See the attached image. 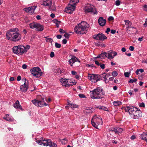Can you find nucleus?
Wrapping results in <instances>:
<instances>
[{"label":"nucleus","instance_id":"9b49d317","mask_svg":"<svg viewBox=\"0 0 147 147\" xmlns=\"http://www.w3.org/2000/svg\"><path fill=\"white\" fill-rule=\"evenodd\" d=\"M76 6L69 3L65 9V11L67 13H71L75 9Z\"/></svg>","mask_w":147,"mask_h":147},{"label":"nucleus","instance_id":"2eb2a0df","mask_svg":"<svg viewBox=\"0 0 147 147\" xmlns=\"http://www.w3.org/2000/svg\"><path fill=\"white\" fill-rule=\"evenodd\" d=\"M94 38L96 39L101 40H103L107 38V37L103 34L100 33L96 35Z\"/></svg>","mask_w":147,"mask_h":147},{"label":"nucleus","instance_id":"6e6552de","mask_svg":"<svg viewBox=\"0 0 147 147\" xmlns=\"http://www.w3.org/2000/svg\"><path fill=\"white\" fill-rule=\"evenodd\" d=\"M62 85L65 87H69L75 84L73 82H71L65 78H61L60 80Z\"/></svg>","mask_w":147,"mask_h":147},{"label":"nucleus","instance_id":"bf43d9fd","mask_svg":"<svg viewBox=\"0 0 147 147\" xmlns=\"http://www.w3.org/2000/svg\"><path fill=\"white\" fill-rule=\"evenodd\" d=\"M135 138H136V137H135V136H134V135H133L130 138L131 140H134V139H135Z\"/></svg>","mask_w":147,"mask_h":147},{"label":"nucleus","instance_id":"72a5a7b5","mask_svg":"<svg viewBox=\"0 0 147 147\" xmlns=\"http://www.w3.org/2000/svg\"><path fill=\"white\" fill-rule=\"evenodd\" d=\"M44 2L43 3H42V5L43 6H50L51 5V2H50V3H48V1H44Z\"/></svg>","mask_w":147,"mask_h":147},{"label":"nucleus","instance_id":"b1692460","mask_svg":"<svg viewBox=\"0 0 147 147\" xmlns=\"http://www.w3.org/2000/svg\"><path fill=\"white\" fill-rule=\"evenodd\" d=\"M19 45L17 46H14L13 48V51L14 53L19 55Z\"/></svg>","mask_w":147,"mask_h":147},{"label":"nucleus","instance_id":"c756f323","mask_svg":"<svg viewBox=\"0 0 147 147\" xmlns=\"http://www.w3.org/2000/svg\"><path fill=\"white\" fill-rule=\"evenodd\" d=\"M140 138L146 140L147 139V133H143L140 136Z\"/></svg>","mask_w":147,"mask_h":147},{"label":"nucleus","instance_id":"13d9d810","mask_svg":"<svg viewBox=\"0 0 147 147\" xmlns=\"http://www.w3.org/2000/svg\"><path fill=\"white\" fill-rule=\"evenodd\" d=\"M110 29L109 28H107V29L106 31H105L106 33L108 34V33L110 31Z\"/></svg>","mask_w":147,"mask_h":147},{"label":"nucleus","instance_id":"a19ab883","mask_svg":"<svg viewBox=\"0 0 147 147\" xmlns=\"http://www.w3.org/2000/svg\"><path fill=\"white\" fill-rule=\"evenodd\" d=\"M99 108L100 109H101L104 111H108V109L107 108L104 107H101Z\"/></svg>","mask_w":147,"mask_h":147},{"label":"nucleus","instance_id":"4d7b16f0","mask_svg":"<svg viewBox=\"0 0 147 147\" xmlns=\"http://www.w3.org/2000/svg\"><path fill=\"white\" fill-rule=\"evenodd\" d=\"M100 67L102 69H104L105 68V65L104 64H101L100 65Z\"/></svg>","mask_w":147,"mask_h":147},{"label":"nucleus","instance_id":"cd10ccee","mask_svg":"<svg viewBox=\"0 0 147 147\" xmlns=\"http://www.w3.org/2000/svg\"><path fill=\"white\" fill-rule=\"evenodd\" d=\"M107 53L104 52L103 53H102L101 54L98 55L97 57H96V58H100L101 59H104L105 57H107Z\"/></svg>","mask_w":147,"mask_h":147},{"label":"nucleus","instance_id":"0eeeda50","mask_svg":"<svg viewBox=\"0 0 147 147\" xmlns=\"http://www.w3.org/2000/svg\"><path fill=\"white\" fill-rule=\"evenodd\" d=\"M32 74L36 78H39L42 75V73L38 67H34L30 70Z\"/></svg>","mask_w":147,"mask_h":147},{"label":"nucleus","instance_id":"473e14b6","mask_svg":"<svg viewBox=\"0 0 147 147\" xmlns=\"http://www.w3.org/2000/svg\"><path fill=\"white\" fill-rule=\"evenodd\" d=\"M79 2V0H71L70 1V3L73 5L76 6V4L77 3Z\"/></svg>","mask_w":147,"mask_h":147},{"label":"nucleus","instance_id":"e433bc0d","mask_svg":"<svg viewBox=\"0 0 147 147\" xmlns=\"http://www.w3.org/2000/svg\"><path fill=\"white\" fill-rule=\"evenodd\" d=\"M45 38H46V40L47 42L52 43L53 41V39L51 38H47L46 37H45Z\"/></svg>","mask_w":147,"mask_h":147},{"label":"nucleus","instance_id":"ddd939ff","mask_svg":"<svg viewBox=\"0 0 147 147\" xmlns=\"http://www.w3.org/2000/svg\"><path fill=\"white\" fill-rule=\"evenodd\" d=\"M37 7L33 6L29 7H26L24 9V10L26 12H30L31 14H32L34 13V11Z\"/></svg>","mask_w":147,"mask_h":147},{"label":"nucleus","instance_id":"680f3d73","mask_svg":"<svg viewBox=\"0 0 147 147\" xmlns=\"http://www.w3.org/2000/svg\"><path fill=\"white\" fill-rule=\"evenodd\" d=\"M111 75V73H106V76L107 78L108 77H109Z\"/></svg>","mask_w":147,"mask_h":147},{"label":"nucleus","instance_id":"c03bdc74","mask_svg":"<svg viewBox=\"0 0 147 147\" xmlns=\"http://www.w3.org/2000/svg\"><path fill=\"white\" fill-rule=\"evenodd\" d=\"M130 75L129 73L126 72L124 73V76L126 77H128Z\"/></svg>","mask_w":147,"mask_h":147},{"label":"nucleus","instance_id":"f257e3e1","mask_svg":"<svg viewBox=\"0 0 147 147\" xmlns=\"http://www.w3.org/2000/svg\"><path fill=\"white\" fill-rule=\"evenodd\" d=\"M18 29L17 28H13L9 30L6 34L7 39L13 42L20 41L22 36L21 34L18 32Z\"/></svg>","mask_w":147,"mask_h":147},{"label":"nucleus","instance_id":"9d476101","mask_svg":"<svg viewBox=\"0 0 147 147\" xmlns=\"http://www.w3.org/2000/svg\"><path fill=\"white\" fill-rule=\"evenodd\" d=\"M88 78L89 80H91L92 82L96 83L98 81L100 80V78L98 76L95 74H88Z\"/></svg>","mask_w":147,"mask_h":147},{"label":"nucleus","instance_id":"aec40b11","mask_svg":"<svg viewBox=\"0 0 147 147\" xmlns=\"http://www.w3.org/2000/svg\"><path fill=\"white\" fill-rule=\"evenodd\" d=\"M100 78V79L104 81L106 83H108L109 82V80L107 79L106 76V73H103L100 75L98 76Z\"/></svg>","mask_w":147,"mask_h":147},{"label":"nucleus","instance_id":"f704fd0d","mask_svg":"<svg viewBox=\"0 0 147 147\" xmlns=\"http://www.w3.org/2000/svg\"><path fill=\"white\" fill-rule=\"evenodd\" d=\"M113 104L114 106H117L121 105V102L119 101H114L113 102Z\"/></svg>","mask_w":147,"mask_h":147},{"label":"nucleus","instance_id":"3c124183","mask_svg":"<svg viewBox=\"0 0 147 147\" xmlns=\"http://www.w3.org/2000/svg\"><path fill=\"white\" fill-rule=\"evenodd\" d=\"M64 36L65 38H68L69 35L67 33H65V34H64Z\"/></svg>","mask_w":147,"mask_h":147},{"label":"nucleus","instance_id":"f8f14e48","mask_svg":"<svg viewBox=\"0 0 147 147\" xmlns=\"http://www.w3.org/2000/svg\"><path fill=\"white\" fill-rule=\"evenodd\" d=\"M137 108L133 106H127L125 107V111L128 112L129 114L133 115L135 111L136 110Z\"/></svg>","mask_w":147,"mask_h":147},{"label":"nucleus","instance_id":"f03ea898","mask_svg":"<svg viewBox=\"0 0 147 147\" xmlns=\"http://www.w3.org/2000/svg\"><path fill=\"white\" fill-rule=\"evenodd\" d=\"M89 26V24L87 22L84 21H82L77 24L74 29V31L77 34H84L87 32Z\"/></svg>","mask_w":147,"mask_h":147},{"label":"nucleus","instance_id":"ea45409f","mask_svg":"<svg viewBox=\"0 0 147 147\" xmlns=\"http://www.w3.org/2000/svg\"><path fill=\"white\" fill-rule=\"evenodd\" d=\"M55 46L56 48H59L61 47V45L57 42H55Z\"/></svg>","mask_w":147,"mask_h":147},{"label":"nucleus","instance_id":"4c0bfd02","mask_svg":"<svg viewBox=\"0 0 147 147\" xmlns=\"http://www.w3.org/2000/svg\"><path fill=\"white\" fill-rule=\"evenodd\" d=\"M137 81V79H130L129 80V81L128 82L130 83H132L133 82H136Z\"/></svg>","mask_w":147,"mask_h":147},{"label":"nucleus","instance_id":"864d4df0","mask_svg":"<svg viewBox=\"0 0 147 147\" xmlns=\"http://www.w3.org/2000/svg\"><path fill=\"white\" fill-rule=\"evenodd\" d=\"M62 43L64 44H65L67 42V40L65 39H64L62 41Z\"/></svg>","mask_w":147,"mask_h":147},{"label":"nucleus","instance_id":"4468645a","mask_svg":"<svg viewBox=\"0 0 147 147\" xmlns=\"http://www.w3.org/2000/svg\"><path fill=\"white\" fill-rule=\"evenodd\" d=\"M107 57L109 59H111L113 58L117 55L116 52L113 51H110L107 53Z\"/></svg>","mask_w":147,"mask_h":147},{"label":"nucleus","instance_id":"5fc2aeb1","mask_svg":"<svg viewBox=\"0 0 147 147\" xmlns=\"http://www.w3.org/2000/svg\"><path fill=\"white\" fill-rule=\"evenodd\" d=\"M134 47L132 46H130L129 48V49L131 51H133L134 49Z\"/></svg>","mask_w":147,"mask_h":147},{"label":"nucleus","instance_id":"4be33fe9","mask_svg":"<svg viewBox=\"0 0 147 147\" xmlns=\"http://www.w3.org/2000/svg\"><path fill=\"white\" fill-rule=\"evenodd\" d=\"M92 108L86 107L83 110V112L86 115L89 114L92 112Z\"/></svg>","mask_w":147,"mask_h":147},{"label":"nucleus","instance_id":"09e8293b","mask_svg":"<svg viewBox=\"0 0 147 147\" xmlns=\"http://www.w3.org/2000/svg\"><path fill=\"white\" fill-rule=\"evenodd\" d=\"M143 9L144 10L147 11V5H144L143 6Z\"/></svg>","mask_w":147,"mask_h":147},{"label":"nucleus","instance_id":"7ed1b4c3","mask_svg":"<svg viewBox=\"0 0 147 147\" xmlns=\"http://www.w3.org/2000/svg\"><path fill=\"white\" fill-rule=\"evenodd\" d=\"M90 94L92 98L99 99L103 98L105 93L102 89L97 88L90 91Z\"/></svg>","mask_w":147,"mask_h":147},{"label":"nucleus","instance_id":"052dcab7","mask_svg":"<svg viewBox=\"0 0 147 147\" xmlns=\"http://www.w3.org/2000/svg\"><path fill=\"white\" fill-rule=\"evenodd\" d=\"M30 47L28 45H26V47H25V48L26 50H27V49H29L30 48Z\"/></svg>","mask_w":147,"mask_h":147},{"label":"nucleus","instance_id":"7c9ffc66","mask_svg":"<svg viewBox=\"0 0 147 147\" xmlns=\"http://www.w3.org/2000/svg\"><path fill=\"white\" fill-rule=\"evenodd\" d=\"M37 23L33 22L29 24L30 27L32 29H34L36 28Z\"/></svg>","mask_w":147,"mask_h":147},{"label":"nucleus","instance_id":"79ce46f5","mask_svg":"<svg viewBox=\"0 0 147 147\" xmlns=\"http://www.w3.org/2000/svg\"><path fill=\"white\" fill-rule=\"evenodd\" d=\"M112 74L113 76L115 77L117 75L118 73L116 71H114L112 73Z\"/></svg>","mask_w":147,"mask_h":147},{"label":"nucleus","instance_id":"a878e982","mask_svg":"<svg viewBox=\"0 0 147 147\" xmlns=\"http://www.w3.org/2000/svg\"><path fill=\"white\" fill-rule=\"evenodd\" d=\"M13 107L17 109H22V107L19 104V102L18 100H17L15 103L13 104Z\"/></svg>","mask_w":147,"mask_h":147},{"label":"nucleus","instance_id":"423d86ee","mask_svg":"<svg viewBox=\"0 0 147 147\" xmlns=\"http://www.w3.org/2000/svg\"><path fill=\"white\" fill-rule=\"evenodd\" d=\"M46 141V142L43 143L41 140H36V142L40 145L43 144L44 146H49L51 147H57L56 144L52 142L51 140H47Z\"/></svg>","mask_w":147,"mask_h":147},{"label":"nucleus","instance_id":"6ab92c4d","mask_svg":"<svg viewBox=\"0 0 147 147\" xmlns=\"http://www.w3.org/2000/svg\"><path fill=\"white\" fill-rule=\"evenodd\" d=\"M133 115L134 116V118L136 119L142 116L141 112L140 110H138L137 109Z\"/></svg>","mask_w":147,"mask_h":147},{"label":"nucleus","instance_id":"0e129e2a","mask_svg":"<svg viewBox=\"0 0 147 147\" xmlns=\"http://www.w3.org/2000/svg\"><path fill=\"white\" fill-rule=\"evenodd\" d=\"M61 37H62V36H61V35H57V38H58V39H61Z\"/></svg>","mask_w":147,"mask_h":147},{"label":"nucleus","instance_id":"69168bd1","mask_svg":"<svg viewBox=\"0 0 147 147\" xmlns=\"http://www.w3.org/2000/svg\"><path fill=\"white\" fill-rule=\"evenodd\" d=\"M50 16L52 18H53L55 17V15L54 13H52L51 14Z\"/></svg>","mask_w":147,"mask_h":147},{"label":"nucleus","instance_id":"49530a36","mask_svg":"<svg viewBox=\"0 0 147 147\" xmlns=\"http://www.w3.org/2000/svg\"><path fill=\"white\" fill-rule=\"evenodd\" d=\"M55 56V54L54 52H51L50 54V57L51 58H53Z\"/></svg>","mask_w":147,"mask_h":147},{"label":"nucleus","instance_id":"338daca9","mask_svg":"<svg viewBox=\"0 0 147 147\" xmlns=\"http://www.w3.org/2000/svg\"><path fill=\"white\" fill-rule=\"evenodd\" d=\"M71 73L73 75H75L77 74L76 72L73 71H71Z\"/></svg>","mask_w":147,"mask_h":147},{"label":"nucleus","instance_id":"412c9836","mask_svg":"<svg viewBox=\"0 0 147 147\" xmlns=\"http://www.w3.org/2000/svg\"><path fill=\"white\" fill-rule=\"evenodd\" d=\"M106 20L103 17H100L98 19V22L99 24L101 26H104L106 23Z\"/></svg>","mask_w":147,"mask_h":147},{"label":"nucleus","instance_id":"c9c22d12","mask_svg":"<svg viewBox=\"0 0 147 147\" xmlns=\"http://www.w3.org/2000/svg\"><path fill=\"white\" fill-rule=\"evenodd\" d=\"M53 22L56 24V26L58 27H59V24L61 22L60 21H58L57 19H54L53 20Z\"/></svg>","mask_w":147,"mask_h":147},{"label":"nucleus","instance_id":"58836bf2","mask_svg":"<svg viewBox=\"0 0 147 147\" xmlns=\"http://www.w3.org/2000/svg\"><path fill=\"white\" fill-rule=\"evenodd\" d=\"M68 142V141L66 138H64L61 140V142L63 144H65Z\"/></svg>","mask_w":147,"mask_h":147},{"label":"nucleus","instance_id":"de8ad7c7","mask_svg":"<svg viewBox=\"0 0 147 147\" xmlns=\"http://www.w3.org/2000/svg\"><path fill=\"white\" fill-rule=\"evenodd\" d=\"M143 26L144 27H147V19H145V23L144 24Z\"/></svg>","mask_w":147,"mask_h":147},{"label":"nucleus","instance_id":"39448f33","mask_svg":"<svg viewBox=\"0 0 147 147\" xmlns=\"http://www.w3.org/2000/svg\"><path fill=\"white\" fill-rule=\"evenodd\" d=\"M46 100V98L44 97H41V98L38 100L34 99L32 100L31 102L36 106L42 107L44 106H47V104L45 102V100Z\"/></svg>","mask_w":147,"mask_h":147},{"label":"nucleus","instance_id":"2f4dec72","mask_svg":"<svg viewBox=\"0 0 147 147\" xmlns=\"http://www.w3.org/2000/svg\"><path fill=\"white\" fill-rule=\"evenodd\" d=\"M68 105L72 109H74V108H77L78 105H77L73 104L72 103H70L69 102H68Z\"/></svg>","mask_w":147,"mask_h":147},{"label":"nucleus","instance_id":"a211bd4d","mask_svg":"<svg viewBox=\"0 0 147 147\" xmlns=\"http://www.w3.org/2000/svg\"><path fill=\"white\" fill-rule=\"evenodd\" d=\"M19 55H22L24 53H26L27 51L25 48V47L23 45H19Z\"/></svg>","mask_w":147,"mask_h":147},{"label":"nucleus","instance_id":"c85d7f7f","mask_svg":"<svg viewBox=\"0 0 147 147\" xmlns=\"http://www.w3.org/2000/svg\"><path fill=\"white\" fill-rule=\"evenodd\" d=\"M124 22H125V25L127 26V28H134V27L131 26V23L128 20H125Z\"/></svg>","mask_w":147,"mask_h":147},{"label":"nucleus","instance_id":"f3484780","mask_svg":"<svg viewBox=\"0 0 147 147\" xmlns=\"http://www.w3.org/2000/svg\"><path fill=\"white\" fill-rule=\"evenodd\" d=\"M78 61L79 63H80V61L79 59L76 57L72 56L71 59H69L68 61L70 65L72 66L73 64L76 62Z\"/></svg>","mask_w":147,"mask_h":147},{"label":"nucleus","instance_id":"393cba45","mask_svg":"<svg viewBox=\"0 0 147 147\" xmlns=\"http://www.w3.org/2000/svg\"><path fill=\"white\" fill-rule=\"evenodd\" d=\"M5 120L8 121H12L13 120V119L12 116L9 115L8 114L5 115L3 117Z\"/></svg>","mask_w":147,"mask_h":147},{"label":"nucleus","instance_id":"5701e85b","mask_svg":"<svg viewBox=\"0 0 147 147\" xmlns=\"http://www.w3.org/2000/svg\"><path fill=\"white\" fill-rule=\"evenodd\" d=\"M36 29V30L39 31H42L44 29V26L43 25L39 23H37Z\"/></svg>","mask_w":147,"mask_h":147},{"label":"nucleus","instance_id":"6e6d98bb","mask_svg":"<svg viewBox=\"0 0 147 147\" xmlns=\"http://www.w3.org/2000/svg\"><path fill=\"white\" fill-rule=\"evenodd\" d=\"M22 68L24 69H25L27 68V65L25 64H24L22 65Z\"/></svg>","mask_w":147,"mask_h":147},{"label":"nucleus","instance_id":"e2e57ef3","mask_svg":"<svg viewBox=\"0 0 147 147\" xmlns=\"http://www.w3.org/2000/svg\"><path fill=\"white\" fill-rule=\"evenodd\" d=\"M36 18L38 20H40L41 19V17L40 15H37L36 16Z\"/></svg>","mask_w":147,"mask_h":147},{"label":"nucleus","instance_id":"20e7f679","mask_svg":"<svg viewBox=\"0 0 147 147\" xmlns=\"http://www.w3.org/2000/svg\"><path fill=\"white\" fill-rule=\"evenodd\" d=\"M102 123V119L98 115H95L93 117L92 121L91 123L93 126L97 129H98V126Z\"/></svg>","mask_w":147,"mask_h":147},{"label":"nucleus","instance_id":"37998d69","mask_svg":"<svg viewBox=\"0 0 147 147\" xmlns=\"http://www.w3.org/2000/svg\"><path fill=\"white\" fill-rule=\"evenodd\" d=\"M79 96L81 98H85V96L83 94H79Z\"/></svg>","mask_w":147,"mask_h":147},{"label":"nucleus","instance_id":"8fccbe9b","mask_svg":"<svg viewBox=\"0 0 147 147\" xmlns=\"http://www.w3.org/2000/svg\"><path fill=\"white\" fill-rule=\"evenodd\" d=\"M108 20L109 21L113 20H114V18L112 16H109L108 18Z\"/></svg>","mask_w":147,"mask_h":147},{"label":"nucleus","instance_id":"dca6fc26","mask_svg":"<svg viewBox=\"0 0 147 147\" xmlns=\"http://www.w3.org/2000/svg\"><path fill=\"white\" fill-rule=\"evenodd\" d=\"M110 130L112 131L115 132L116 134H118L121 132L123 131V129L120 127H117L111 128Z\"/></svg>","mask_w":147,"mask_h":147},{"label":"nucleus","instance_id":"bb28decb","mask_svg":"<svg viewBox=\"0 0 147 147\" xmlns=\"http://www.w3.org/2000/svg\"><path fill=\"white\" fill-rule=\"evenodd\" d=\"M20 88L21 90L22 91L24 92H25L27 91L28 88V86L25 83H24L23 85H22L20 86Z\"/></svg>","mask_w":147,"mask_h":147},{"label":"nucleus","instance_id":"a18cd8bd","mask_svg":"<svg viewBox=\"0 0 147 147\" xmlns=\"http://www.w3.org/2000/svg\"><path fill=\"white\" fill-rule=\"evenodd\" d=\"M120 4V1L119 0H117L115 1V5L117 6H119Z\"/></svg>","mask_w":147,"mask_h":147},{"label":"nucleus","instance_id":"774afa93","mask_svg":"<svg viewBox=\"0 0 147 147\" xmlns=\"http://www.w3.org/2000/svg\"><path fill=\"white\" fill-rule=\"evenodd\" d=\"M116 32V30H112L111 31V33L112 34H114Z\"/></svg>","mask_w":147,"mask_h":147},{"label":"nucleus","instance_id":"1a4fd4ad","mask_svg":"<svg viewBox=\"0 0 147 147\" xmlns=\"http://www.w3.org/2000/svg\"><path fill=\"white\" fill-rule=\"evenodd\" d=\"M95 8L93 5L90 4H87L85 6L84 11L86 13L93 12L94 13L97 14V11L95 10Z\"/></svg>","mask_w":147,"mask_h":147},{"label":"nucleus","instance_id":"603ef678","mask_svg":"<svg viewBox=\"0 0 147 147\" xmlns=\"http://www.w3.org/2000/svg\"><path fill=\"white\" fill-rule=\"evenodd\" d=\"M139 105V106L140 107H145V105L143 103H140Z\"/></svg>","mask_w":147,"mask_h":147}]
</instances>
